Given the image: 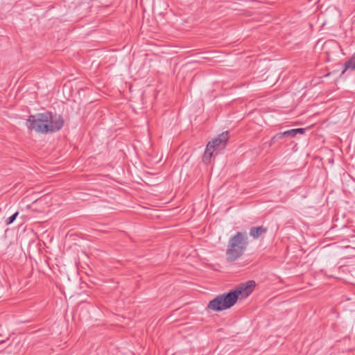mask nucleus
Listing matches in <instances>:
<instances>
[{
  "label": "nucleus",
  "mask_w": 355,
  "mask_h": 355,
  "mask_svg": "<svg viewBox=\"0 0 355 355\" xmlns=\"http://www.w3.org/2000/svg\"><path fill=\"white\" fill-rule=\"evenodd\" d=\"M255 286L254 281H248L245 284H241L235 290L216 296L211 300L207 308L214 311H221L230 309L235 304L239 297H248L253 291Z\"/></svg>",
  "instance_id": "nucleus-1"
},
{
  "label": "nucleus",
  "mask_w": 355,
  "mask_h": 355,
  "mask_svg": "<svg viewBox=\"0 0 355 355\" xmlns=\"http://www.w3.org/2000/svg\"><path fill=\"white\" fill-rule=\"evenodd\" d=\"M64 125V120L60 115L50 112L31 115L26 121V125L30 130L37 132L47 133L59 130Z\"/></svg>",
  "instance_id": "nucleus-2"
},
{
  "label": "nucleus",
  "mask_w": 355,
  "mask_h": 355,
  "mask_svg": "<svg viewBox=\"0 0 355 355\" xmlns=\"http://www.w3.org/2000/svg\"><path fill=\"white\" fill-rule=\"evenodd\" d=\"M249 245L248 236L246 232H237L231 236L227 242L225 252L226 259L233 262L240 259Z\"/></svg>",
  "instance_id": "nucleus-3"
},
{
  "label": "nucleus",
  "mask_w": 355,
  "mask_h": 355,
  "mask_svg": "<svg viewBox=\"0 0 355 355\" xmlns=\"http://www.w3.org/2000/svg\"><path fill=\"white\" fill-rule=\"evenodd\" d=\"M228 135L229 132L227 131L223 132L216 138L208 142L202 157V161L205 164H208L210 163L214 151L220 152L226 147L229 139Z\"/></svg>",
  "instance_id": "nucleus-4"
},
{
  "label": "nucleus",
  "mask_w": 355,
  "mask_h": 355,
  "mask_svg": "<svg viewBox=\"0 0 355 355\" xmlns=\"http://www.w3.org/2000/svg\"><path fill=\"white\" fill-rule=\"evenodd\" d=\"M267 232L268 228L263 226L252 227L250 229L249 234L254 239H258Z\"/></svg>",
  "instance_id": "nucleus-5"
},
{
  "label": "nucleus",
  "mask_w": 355,
  "mask_h": 355,
  "mask_svg": "<svg viewBox=\"0 0 355 355\" xmlns=\"http://www.w3.org/2000/svg\"><path fill=\"white\" fill-rule=\"evenodd\" d=\"M305 132L304 128H295V129H291L284 132H282V135L283 138L284 137H294L297 133L304 134Z\"/></svg>",
  "instance_id": "nucleus-6"
},
{
  "label": "nucleus",
  "mask_w": 355,
  "mask_h": 355,
  "mask_svg": "<svg viewBox=\"0 0 355 355\" xmlns=\"http://www.w3.org/2000/svg\"><path fill=\"white\" fill-rule=\"evenodd\" d=\"M348 69L355 70V54H354L353 56L345 63V69L342 73L343 74Z\"/></svg>",
  "instance_id": "nucleus-7"
},
{
  "label": "nucleus",
  "mask_w": 355,
  "mask_h": 355,
  "mask_svg": "<svg viewBox=\"0 0 355 355\" xmlns=\"http://www.w3.org/2000/svg\"><path fill=\"white\" fill-rule=\"evenodd\" d=\"M282 139H283V137L282 135V132H279V133L276 134L274 137H272V138L270 139L269 145L272 146L274 144H275L277 141Z\"/></svg>",
  "instance_id": "nucleus-8"
},
{
  "label": "nucleus",
  "mask_w": 355,
  "mask_h": 355,
  "mask_svg": "<svg viewBox=\"0 0 355 355\" xmlns=\"http://www.w3.org/2000/svg\"><path fill=\"white\" fill-rule=\"evenodd\" d=\"M18 216V212H15L14 214H12L11 216H10L6 221L7 225H10L14 222V220L16 219L17 216Z\"/></svg>",
  "instance_id": "nucleus-9"
},
{
  "label": "nucleus",
  "mask_w": 355,
  "mask_h": 355,
  "mask_svg": "<svg viewBox=\"0 0 355 355\" xmlns=\"http://www.w3.org/2000/svg\"><path fill=\"white\" fill-rule=\"evenodd\" d=\"M331 45L332 44L334 47L337 48L338 47V45L336 43L334 42H327L326 44H325V46H327V45Z\"/></svg>",
  "instance_id": "nucleus-10"
},
{
  "label": "nucleus",
  "mask_w": 355,
  "mask_h": 355,
  "mask_svg": "<svg viewBox=\"0 0 355 355\" xmlns=\"http://www.w3.org/2000/svg\"><path fill=\"white\" fill-rule=\"evenodd\" d=\"M4 342H5L4 340H0V343H3Z\"/></svg>",
  "instance_id": "nucleus-11"
}]
</instances>
